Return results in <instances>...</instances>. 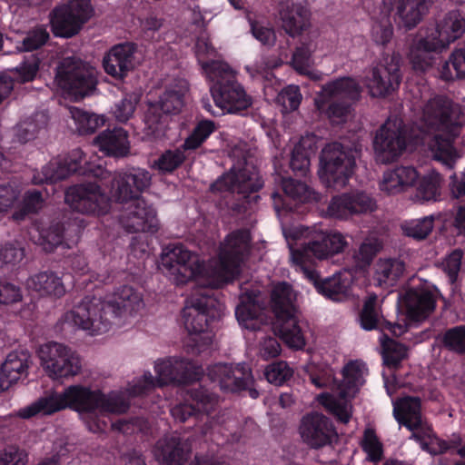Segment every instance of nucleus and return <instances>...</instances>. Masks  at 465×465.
Masks as SVG:
<instances>
[{"label": "nucleus", "instance_id": "47", "mask_svg": "<svg viewBox=\"0 0 465 465\" xmlns=\"http://www.w3.org/2000/svg\"><path fill=\"white\" fill-rule=\"evenodd\" d=\"M45 124L46 121L43 114H35L34 116L20 122L15 131L16 140L21 143L34 140Z\"/></svg>", "mask_w": 465, "mask_h": 465}, {"label": "nucleus", "instance_id": "26", "mask_svg": "<svg viewBox=\"0 0 465 465\" xmlns=\"http://www.w3.org/2000/svg\"><path fill=\"white\" fill-rule=\"evenodd\" d=\"M282 188L284 195L272 193V199L277 213L282 211L294 213L299 203H307L317 200V194L305 183L292 178H283Z\"/></svg>", "mask_w": 465, "mask_h": 465}, {"label": "nucleus", "instance_id": "1", "mask_svg": "<svg viewBox=\"0 0 465 465\" xmlns=\"http://www.w3.org/2000/svg\"><path fill=\"white\" fill-rule=\"evenodd\" d=\"M154 378L150 371H145L137 381L126 388L129 399L121 391L104 393L101 390H93L83 384H74L62 391H52L38 398L31 404L21 408L17 415L22 419L36 416H51L69 409L84 415V420L92 432L104 431L108 427L107 414L125 413L130 408V400L139 398L143 402L141 408H148V398L153 399L156 388L169 384L189 385L200 381L203 377V369L192 360L184 358H168L155 362Z\"/></svg>", "mask_w": 465, "mask_h": 465}, {"label": "nucleus", "instance_id": "36", "mask_svg": "<svg viewBox=\"0 0 465 465\" xmlns=\"http://www.w3.org/2000/svg\"><path fill=\"white\" fill-rule=\"evenodd\" d=\"M395 418L401 425L410 430H415L421 426V401L418 397L404 398L397 410Z\"/></svg>", "mask_w": 465, "mask_h": 465}, {"label": "nucleus", "instance_id": "32", "mask_svg": "<svg viewBox=\"0 0 465 465\" xmlns=\"http://www.w3.org/2000/svg\"><path fill=\"white\" fill-rule=\"evenodd\" d=\"M282 28L290 36L300 35L310 25V12L301 4L286 3L280 9Z\"/></svg>", "mask_w": 465, "mask_h": 465}, {"label": "nucleus", "instance_id": "62", "mask_svg": "<svg viewBox=\"0 0 465 465\" xmlns=\"http://www.w3.org/2000/svg\"><path fill=\"white\" fill-rule=\"evenodd\" d=\"M463 252L460 249L452 251L442 262L443 271L451 284L455 283L460 271Z\"/></svg>", "mask_w": 465, "mask_h": 465}, {"label": "nucleus", "instance_id": "18", "mask_svg": "<svg viewBox=\"0 0 465 465\" xmlns=\"http://www.w3.org/2000/svg\"><path fill=\"white\" fill-rule=\"evenodd\" d=\"M65 203L75 212L84 214L103 215L108 213V196L95 183H77L68 187Z\"/></svg>", "mask_w": 465, "mask_h": 465}, {"label": "nucleus", "instance_id": "48", "mask_svg": "<svg viewBox=\"0 0 465 465\" xmlns=\"http://www.w3.org/2000/svg\"><path fill=\"white\" fill-rule=\"evenodd\" d=\"M440 78L445 81L465 78V49L455 50L440 70Z\"/></svg>", "mask_w": 465, "mask_h": 465}, {"label": "nucleus", "instance_id": "8", "mask_svg": "<svg viewBox=\"0 0 465 465\" xmlns=\"http://www.w3.org/2000/svg\"><path fill=\"white\" fill-rule=\"evenodd\" d=\"M262 187L263 180L257 168L242 156L233 163L228 173L212 183L211 190L232 194L234 201L228 203L229 207L232 212L241 214L246 213L252 203L260 200L257 193Z\"/></svg>", "mask_w": 465, "mask_h": 465}, {"label": "nucleus", "instance_id": "54", "mask_svg": "<svg viewBox=\"0 0 465 465\" xmlns=\"http://www.w3.org/2000/svg\"><path fill=\"white\" fill-rule=\"evenodd\" d=\"M64 225L60 223L50 225L47 229L39 231L38 243L47 252H53L64 240Z\"/></svg>", "mask_w": 465, "mask_h": 465}, {"label": "nucleus", "instance_id": "9", "mask_svg": "<svg viewBox=\"0 0 465 465\" xmlns=\"http://www.w3.org/2000/svg\"><path fill=\"white\" fill-rule=\"evenodd\" d=\"M210 82L215 104L228 114H242L252 105V98L237 81L235 72L227 63L212 60L203 64Z\"/></svg>", "mask_w": 465, "mask_h": 465}, {"label": "nucleus", "instance_id": "43", "mask_svg": "<svg viewBox=\"0 0 465 465\" xmlns=\"http://www.w3.org/2000/svg\"><path fill=\"white\" fill-rule=\"evenodd\" d=\"M215 130L216 124L213 120L198 121L182 143L183 148L186 149L189 153L195 152L203 146Z\"/></svg>", "mask_w": 465, "mask_h": 465}, {"label": "nucleus", "instance_id": "14", "mask_svg": "<svg viewBox=\"0 0 465 465\" xmlns=\"http://www.w3.org/2000/svg\"><path fill=\"white\" fill-rule=\"evenodd\" d=\"M161 270L176 285H183L203 276V262L182 243H171L163 248Z\"/></svg>", "mask_w": 465, "mask_h": 465}, {"label": "nucleus", "instance_id": "20", "mask_svg": "<svg viewBox=\"0 0 465 465\" xmlns=\"http://www.w3.org/2000/svg\"><path fill=\"white\" fill-rule=\"evenodd\" d=\"M401 55L383 54L382 60L371 69L368 81L371 94L374 97H385L398 89L401 81Z\"/></svg>", "mask_w": 465, "mask_h": 465}, {"label": "nucleus", "instance_id": "10", "mask_svg": "<svg viewBox=\"0 0 465 465\" xmlns=\"http://www.w3.org/2000/svg\"><path fill=\"white\" fill-rule=\"evenodd\" d=\"M360 153V144L328 143L320 156L319 175L322 183L334 190L343 188L354 173Z\"/></svg>", "mask_w": 465, "mask_h": 465}, {"label": "nucleus", "instance_id": "21", "mask_svg": "<svg viewBox=\"0 0 465 465\" xmlns=\"http://www.w3.org/2000/svg\"><path fill=\"white\" fill-rule=\"evenodd\" d=\"M207 378L226 392L245 391L254 382L252 370L244 362L213 364L207 368Z\"/></svg>", "mask_w": 465, "mask_h": 465}, {"label": "nucleus", "instance_id": "22", "mask_svg": "<svg viewBox=\"0 0 465 465\" xmlns=\"http://www.w3.org/2000/svg\"><path fill=\"white\" fill-rule=\"evenodd\" d=\"M373 149L377 162L389 163L395 161L406 149L404 130L389 123L382 124L373 139Z\"/></svg>", "mask_w": 465, "mask_h": 465}, {"label": "nucleus", "instance_id": "52", "mask_svg": "<svg viewBox=\"0 0 465 465\" xmlns=\"http://www.w3.org/2000/svg\"><path fill=\"white\" fill-rule=\"evenodd\" d=\"M343 382L341 385L340 396L344 399L351 392L355 393L359 390L361 370L356 361H350L342 371Z\"/></svg>", "mask_w": 465, "mask_h": 465}, {"label": "nucleus", "instance_id": "24", "mask_svg": "<svg viewBox=\"0 0 465 465\" xmlns=\"http://www.w3.org/2000/svg\"><path fill=\"white\" fill-rule=\"evenodd\" d=\"M300 433L303 441L312 449L330 444L332 438L336 436L331 420L318 412H311L302 417Z\"/></svg>", "mask_w": 465, "mask_h": 465}, {"label": "nucleus", "instance_id": "60", "mask_svg": "<svg viewBox=\"0 0 465 465\" xmlns=\"http://www.w3.org/2000/svg\"><path fill=\"white\" fill-rule=\"evenodd\" d=\"M44 198L42 192L36 189L28 190L25 192L22 209L20 213H15V218H23L25 215L29 213H35L43 206Z\"/></svg>", "mask_w": 465, "mask_h": 465}, {"label": "nucleus", "instance_id": "34", "mask_svg": "<svg viewBox=\"0 0 465 465\" xmlns=\"http://www.w3.org/2000/svg\"><path fill=\"white\" fill-rule=\"evenodd\" d=\"M431 0H398L396 15L399 24L410 30L428 13Z\"/></svg>", "mask_w": 465, "mask_h": 465}, {"label": "nucleus", "instance_id": "39", "mask_svg": "<svg viewBox=\"0 0 465 465\" xmlns=\"http://www.w3.org/2000/svg\"><path fill=\"white\" fill-rule=\"evenodd\" d=\"M30 356L24 351H11L1 366V375L9 384L16 382L23 375L27 374Z\"/></svg>", "mask_w": 465, "mask_h": 465}, {"label": "nucleus", "instance_id": "46", "mask_svg": "<svg viewBox=\"0 0 465 465\" xmlns=\"http://www.w3.org/2000/svg\"><path fill=\"white\" fill-rule=\"evenodd\" d=\"M70 113L80 134H93L106 123L104 115L89 113L76 107H73Z\"/></svg>", "mask_w": 465, "mask_h": 465}, {"label": "nucleus", "instance_id": "23", "mask_svg": "<svg viewBox=\"0 0 465 465\" xmlns=\"http://www.w3.org/2000/svg\"><path fill=\"white\" fill-rule=\"evenodd\" d=\"M376 209L374 199L364 192L345 193L333 196L327 207V215L345 220L355 214L371 213Z\"/></svg>", "mask_w": 465, "mask_h": 465}, {"label": "nucleus", "instance_id": "38", "mask_svg": "<svg viewBox=\"0 0 465 465\" xmlns=\"http://www.w3.org/2000/svg\"><path fill=\"white\" fill-rule=\"evenodd\" d=\"M188 154L186 149L183 148V144L170 147L162 152L158 158L154 160L153 167L159 173L171 174L183 166L188 159Z\"/></svg>", "mask_w": 465, "mask_h": 465}, {"label": "nucleus", "instance_id": "6", "mask_svg": "<svg viewBox=\"0 0 465 465\" xmlns=\"http://www.w3.org/2000/svg\"><path fill=\"white\" fill-rule=\"evenodd\" d=\"M464 34L465 12L462 9L450 10L435 25L421 28L409 53L412 68L424 72L432 66L434 54L442 52Z\"/></svg>", "mask_w": 465, "mask_h": 465}, {"label": "nucleus", "instance_id": "53", "mask_svg": "<svg viewBox=\"0 0 465 465\" xmlns=\"http://www.w3.org/2000/svg\"><path fill=\"white\" fill-rule=\"evenodd\" d=\"M362 450L367 454L369 461L377 463L383 458V446L372 429H366L361 441Z\"/></svg>", "mask_w": 465, "mask_h": 465}, {"label": "nucleus", "instance_id": "2", "mask_svg": "<svg viewBox=\"0 0 465 465\" xmlns=\"http://www.w3.org/2000/svg\"><path fill=\"white\" fill-rule=\"evenodd\" d=\"M151 173L142 168H128L114 178V197L127 206L119 215V223L128 232H156L159 229L157 213L141 193L151 184Z\"/></svg>", "mask_w": 465, "mask_h": 465}, {"label": "nucleus", "instance_id": "40", "mask_svg": "<svg viewBox=\"0 0 465 465\" xmlns=\"http://www.w3.org/2000/svg\"><path fill=\"white\" fill-rule=\"evenodd\" d=\"M381 345L383 364L391 370H398L408 356L407 346L391 339L385 333L381 337Z\"/></svg>", "mask_w": 465, "mask_h": 465}, {"label": "nucleus", "instance_id": "25", "mask_svg": "<svg viewBox=\"0 0 465 465\" xmlns=\"http://www.w3.org/2000/svg\"><path fill=\"white\" fill-rule=\"evenodd\" d=\"M136 50V45L130 42L112 46L103 57L104 72L114 79L123 81L135 67Z\"/></svg>", "mask_w": 465, "mask_h": 465}, {"label": "nucleus", "instance_id": "57", "mask_svg": "<svg viewBox=\"0 0 465 465\" xmlns=\"http://www.w3.org/2000/svg\"><path fill=\"white\" fill-rule=\"evenodd\" d=\"M50 39V35L44 25H37L26 33L22 41V48L32 52L44 46Z\"/></svg>", "mask_w": 465, "mask_h": 465}, {"label": "nucleus", "instance_id": "15", "mask_svg": "<svg viewBox=\"0 0 465 465\" xmlns=\"http://www.w3.org/2000/svg\"><path fill=\"white\" fill-rule=\"evenodd\" d=\"M323 94L331 101L325 109V114L334 124L347 121L352 105L361 96V87L350 77H343L327 83L322 86Z\"/></svg>", "mask_w": 465, "mask_h": 465}, {"label": "nucleus", "instance_id": "61", "mask_svg": "<svg viewBox=\"0 0 465 465\" xmlns=\"http://www.w3.org/2000/svg\"><path fill=\"white\" fill-rule=\"evenodd\" d=\"M381 244L376 241L363 242L354 254V259L360 268L368 267L381 249Z\"/></svg>", "mask_w": 465, "mask_h": 465}, {"label": "nucleus", "instance_id": "7", "mask_svg": "<svg viewBox=\"0 0 465 465\" xmlns=\"http://www.w3.org/2000/svg\"><path fill=\"white\" fill-rule=\"evenodd\" d=\"M207 292L203 290L192 294L182 312L188 331L184 345L193 354H199L211 346L213 338L212 325L220 319L223 311V304Z\"/></svg>", "mask_w": 465, "mask_h": 465}, {"label": "nucleus", "instance_id": "17", "mask_svg": "<svg viewBox=\"0 0 465 465\" xmlns=\"http://www.w3.org/2000/svg\"><path fill=\"white\" fill-rule=\"evenodd\" d=\"M41 364L53 379L77 375L82 368L79 355L67 346L58 342H48L38 351Z\"/></svg>", "mask_w": 465, "mask_h": 465}, {"label": "nucleus", "instance_id": "51", "mask_svg": "<svg viewBox=\"0 0 465 465\" xmlns=\"http://www.w3.org/2000/svg\"><path fill=\"white\" fill-rule=\"evenodd\" d=\"M318 401L339 422L347 424L350 421L351 411L346 402H341L328 392L320 394Z\"/></svg>", "mask_w": 465, "mask_h": 465}, {"label": "nucleus", "instance_id": "13", "mask_svg": "<svg viewBox=\"0 0 465 465\" xmlns=\"http://www.w3.org/2000/svg\"><path fill=\"white\" fill-rule=\"evenodd\" d=\"M58 86L74 101L89 96L96 90L98 84L96 72L80 59L64 58L55 75Z\"/></svg>", "mask_w": 465, "mask_h": 465}, {"label": "nucleus", "instance_id": "30", "mask_svg": "<svg viewBox=\"0 0 465 465\" xmlns=\"http://www.w3.org/2000/svg\"><path fill=\"white\" fill-rule=\"evenodd\" d=\"M378 297L376 294H370L365 300L362 309L360 312V323L362 329L371 331L380 329L387 330L394 336H401L407 331V324L398 322L391 323L384 319H381L377 310Z\"/></svg>", "mask_w": 465, "mask_h": 465}, {"label": "nucleus", "instance_id": "28", "mask_svg": "<svg viewBox=\"0 0 465 465\" xmlns=\"http://www.w3.org/2000/svg\"><path fill=\"white\" fill-rule=\"evenodd\" d=\"M436 295L425 288H411L401 297L406 318L411 322L427 319L436 308Z\"/></svg>", "mask_w": 465, "mask_h": 465}, {"label": "nucleus", "instance_id": "45", "mask_svg": "<svg viewBox=\"0 0 465 465\" xmlns=\"http://www.w3.org/2000/svg\"><path fill=\"white\" fill-rule=\"evenodd\" d=\"M41 59L32 54L25 58L17 66L8 70L9 77L14 79V84H26L33 82L40 70Z\"/></svg>", "mask_w": 465, "mask_h": 465}, {"label": "nucleus", "instance_id": "56", "mask_svg": "<svg viewBox=\"0 0 465 465\" xmlns=\"http://www.w3.org/2000/svg\"><path fill=\"white\" fill-rule=\"evenodd\" d=\"M293 371L286 361L272 362L265 369L266 380L274 385L281 386L292 377Z\"/></svg>", "mask_w": 465, "mask_h": 465}, {"label": "nucleus", "instance_id": "55", "mask_svg": "<svg viewBox=\"0 0 465 465\" xmlns=\"http://www.w3.org/2000/svg\"><path fill=\"white\" fill-rule=\"evenodd\" d=\"M184 91L182 89L167 88L160 96L158 104L163 112L169 114H177L183 106Z\"/></svg>", "mask_w": 465, "mask_h": 465}, {"label": "nucleus", "instance_id": "64", "mask_svg": "<svg viewBox=\"0 0 465 465\" xmlns=\"http://www.w3.org/2000/svg\"><path fill=\"white\" fill-rule=\"evenodd\" d=\"M393 35V27L389 18L375 22L371 27L372 40L380 45L385 46Z\"/></svg>", "mask_w": 465, "mask_h": 465}, {"label": "nucleus", "instance_id": "3", "mask_svg": "<svg viewBox=\"0 0 465 465\" xmlns=\"http://www.w3.org/2000/svg\"><path fill=\"white\" fill-rule=\"evenodd\" d=\"M142 304L140 294L132 286L122 285L109 301L85 296L63 315L62 321L70 327L90 331L93 335L101 334L109 331L113 319L126 312L133 314Z\"/></svg>", "mask_w": 465, "mask_h": 465}, {"label": "nucleus", "instance_id": "27", "mask_svg": "<svg viewBox=\"0 0 465 465\" xmlns=\"http://www.w3.org/2000/svg\"><path fill=\"white\" fill-rule=\"evenodd\" d=\"M188 399L171 409V414L176 421L185 422L189 418L198 413H210L216 404V395L208 389L198 385L188 391Z\"/></svg>", "mask_w": 465, "mask_h": 465}, {"label": "nucleus", "instance_id": "12", "mask_svg": "<svg viewBox=\"0 0 465 465\" xmlns=\"http://www.w3.org/2000/svg\"><path fill=\"white\" fill-rule=\"evenodd\" d=\"M250 243L251 234L244 229L235 230L226 236L220 248L215 287L232 282L239 275L241 265L250 252Z\"/></svg>", "mask_w": 465, "mask_h": 465}, {"label": "nucleus", "instance_id": "49", "mask_svg": "<svg viewBox=\"0 0 465 465\" xmlns=\"http://www.w3.org/2000/svg\"><path fill=\"white\" fill-rule=\"evenodd\" d=\"M433 226L434 217L430 215L421 219L406 222L401 225V229L405 236L413 238L417 241H421L430 235L432 232Z\"/></svg>", "mask_w": 465, "mask_h": 465}, {"label": "nucleus", "instance_id": "31", "mask_svg": "<svg viewBox=\"0 0 465 465\" xmlns=\"http://www.w3.org/2000/svg\"><path fill=\"white\" fill-rule=\"evenodd\" d=\"M94 143L107 156L123 158L130 153L128 133L122 127L103 131L94 138Z\"/></svg>", "mask_w": 465, "mask_h": 465}, {"label": "nucleus", "instance_id": "50", "mask_svg": "<svg viewBox=\"0 0 465 465\" xmlns=\"http://www.w3.org/2000/svg\"><path fill=\"white\" fill-rule=\"evenodd\" d=\"M440 178L438 173L423 176L419 182L416 198L422 203L437 201L440 197Z\"/></svg>", "mask_w": 465, "mask_h": 465}, {"label": "nucleus", "instance_id": "5", "mask_svg": "<svg viewBox=\"0 0 465 465\" xmlns=\"http://www.w3.org/2000/svg\"><path fill=\"white\" fill-rule=\"evenodd\" d=\"M463 116L461 106L445 95L437 94L425 104L422 119L436 134L429 143L436 160L452 168L456 158L454 142L460 134Z\"/></svg>", "mask_w": 465, "mask_h": 465}, {"label": "nucleus", "instance_id": "35", "mask_svg": "<svg viewBox=\"0 0 465 465\" xmlns=\"http://www.w3.org/2000/svg\"><path fill=\"white\" fill-rule=\"evenodd\" d=\"M28 286L41 295L60 298L65 293L62 278L53 271L40 272L32 276L28 281Z\"/></svg>", "mask_w": 465, "mask_h": 465}, {"label": "nucleus", "instance_id": "37", "mask_svg": "<svg viewBox=\"0 0 465 465\" xmlns=\"http://www.w3.org/2000/svg\"><path fill=\"white\" fill-rule=\"evenodd\" d=\"M262 308L255 297L247 295L243 297L235 309V317L239 324L248 330L260 329Z\"/></svg>", "mask_w": 465, "mask_h": 465}, {"label": "nucleus", "instance_id": "4", "mask_svg": "<svg viewBox=\"0 0 465 465\" xmlns=\"http://www.w3.org/2000/svg\"><path fill=\"white\" fill-rule=\"evenodd\" d=\"M347 245L344 236L336 231L315 234L301 248H291V261L296 271L302 272L316 291L331 301H340L344 293V285L340 277L321 279L314 268V260H324L341 252Z\"/></svg>", "mask_w": 465, "mask_h": 465}, {"label": "nucleus", "instance_id": "41", "mask_svg": "<svg viewBox=\"0 0 465 465\" xmlns=\"http://www.w3.org/2000/svg\"><path fill=\"white\" fill-rule=\"evenodd\" d=\"M404 271L405 263L400 259H381L376 264L375 276L381 286H394Z\"/></svg>", "mask_w": 465, "mask_h": 465}, {"label": "nucleus", "instance_id": "59", "mask_svg": "<svg viewBox=\"0 0 465 465\" xmlns=\"http://www.w3.org/2000/svg\"><path fill=\"white\" fill-rule=\"evenodd\" d=\"M302 94L299 86L288 85L277 96V101L285 111L292 112L298 109L302 102Z\"/></svg>", "mask_w": 465, "mask_h": 465}, {"label": "nucleus", "instance_id": "11", "mask_svg": "<svg viewBox=\"0 0 465 465\" xmlns=\"http://www.w3.org/2000/svg\"><path fill=\"white\" fill-rule=\"evenodd\" d=\"M272 309L275 315V331L289 347L302 349L306 341L298 324L296 294L289 283L282 282L273 288Z\"/></svg>", "mask_w": 465, "mask_h": 465}, {"label": "nucleus", "instance_id": "33", "mask_svg": "<svg viewBox=\"0 0 465 465\" xmlns=\"http://www.w3.org/2000/svg\"><path fill=\"white\" fill-rule=\"evenodd\" d=\"M418 177L419 173L413 166H396L383 173L380 188L388 193H397L413 185Z\"/></svg>", "mask_w": 465, "mask_h": 465}, {"label": "nucleus", "instance_id": "16", "mask_svg": "<svg viewBox=\"0 0 465 465\" xmlns=\"http://www.w3.org/2000/svg\"><path fill=\"white\" fill-rule=\"evenodd\" d=\"M94 15L91 0H69L51 13L50 24L57 37L70 38L77 35Z\"/></svg>", "mask_w": 465, "mask_h": 465}, {"label": "nucleus", "instance_id": "44", "mask_svg": "<svg viewBox=\"0 0 465 465\" xmlns=\"http://www.w3.org/2000/svg\"><path fill=\"white\" fill-rule=\"evenodd\" d=\"M169 114L163 112L156 104H150L144 114L146 134L154 139L161 138L165 134Z\"/></svg>", "mask_w": 465, "mask_h": 465}, {"label": "nucleus", "instance_id": "29", "mask_svg": "<svg viewBox=\"0 0 465 465\" xmlns=\"http://www.w3.org/2000/svg\"><path fill=\"white\" fill-rule=\"evenodd\" d=\"M153 452L160 465H184L190 459L192 446L178 436L164 437L156 441Z\"/></svg>", "mask_w": 465, "mask_h": 465}, {"label": "nucleus", "instance_id": "42", "mask_svg": "<svg viewBox=\"0 0 465 465\" xmlns=\"http://www.w3.org/2000/svg\"><path fill=\"white\" fill-rule=\"evenodd\" d=\"M438 340L444 351L465 358V324L446 329Z\"/></svg>", "mask_w": 465, "mask_h": 465}, {"label": "nucleus", "instance_id": "63", "mask_svg": "<svg viewBox=\"0 0 465 465\" xmlns=\"http://www.w3.org/2000/svg\"><path fill=\"white\" fill-rule=\"evenodd\" d=\"M25 257V249L18 243H5L0 249V267L3 265H15Z\"/></svg>", "mask_w": 465, "mask_h": 465}, {"label": "nucleus", "instance_id": "19", "mask_svg": "<svg viewBox=\"0 0 465 465\" xmlns=\"http://www.w3.org/2000/svg\"><path fill=\"white\" fill-rule=\"evenodd\" d=\"M85 154L80 148L70 151L66 155L51 160L42 168L41 173L34 174V184L54 183L74 173L84 174L87 169Z\"/></svg>", "mask_w": 465, "mask_h": 465}, {"label": "nucleus", "instance_id": "58", "mask_svg": "<svg viewBox=\"0 0 465 465\" xmlns=\"http://www.w3.org/2000/svg\"><path fill=\"white\" fill-rule=\"evenodd\" d=\"M310 165V153L302 141L299 142L292 152L290 167L302 176L306 175Z\"/></svg>", "mask_w": 465, "mask_h": 465}]
</instances>
